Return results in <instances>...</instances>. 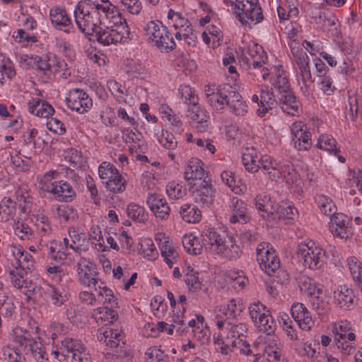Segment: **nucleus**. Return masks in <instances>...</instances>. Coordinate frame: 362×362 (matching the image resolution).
I'll list each match as a JSON object with an SVG mask.
<instances>
[{
	"label": "nucleus",
	"instance_id": "nucleus-36",
	"mask_svg": "<svg viewBox=\"0 0 362 362\" xmlns=\"http://www.w3.org/2000/svg\"><path fill=\"white\" fill-rule=\"evenodd\" d=\"M228 107L230 112L237 117H243L248 111L245 101L235 88H233V93L228 101Z\"/></svg>",
	"mask_w": 362,
	"mask_h": 362
},
{
	"label": "nucleus",
	"instance_id": "nucleus-57",
	"mask_svg": "<svg viewBox=\"0 0 362 362\" xmlns=\"http://www.w3.org/2000/svg\"><path fill=\"white\" fill-rule=\"evenodd\" d=\"M243 163L245 169L249 172H257L259 169V158L252 152H246L243 154Z\"/></svg>",
	"mask_w": 362,
	"mask_h": 362
},
{
	"label": "nucleus",
	"instance_id": "nucleus-43",
	"mask_svg": "<svg viewBox=\"0 0 362 362\" xmlns=\"http://www.w3.org/2000/svg\"><path fill=\"white\" fill-rule=\"evenodd\" d=\"M180 214L184 221L191 223L199 222L202 216L200 210L192 204H185L182 205Z\"/></svg>",
	"mask_w": 362,
	"mask_h": 362
},
{
	"label": "nucleus",
	"instance_id": "nucleus-18",
	"mask_svg": "<svg viewBox=\"0 0 362 362\" xmlns=\"http://www.w3.org/2000/svg\"><path fill=\"white\" fill-rule=\"evenodd\" d=\"M293 318L298 323L299 327L305 331H310L315 325L311 314L304 304L301 303H293L291 308Z\"/></svg>",
	"mask_w": 362,
	"mask_h": 362
},
{
	"label": "nucleus",
	"instance_id": "nucleus-29",
	"mask_svg": "<svg viewBox=\"0 0 362 362\" xmlns=\"http://www.w3.org/2000/svg\"><path fill=\"white\" fill-rule=\"evenodd\" d=\"M49 16L52 25L57 29L62 30L65 33L70 32L72 23L64 9L59 7L53 8L49 11Z\"/></svg>",
	"mask_w": 362,
	"mask_h": 362
},
{
	"label": "nucleus",
	"instance_id": "nucleus-31",
	"mask_svg": "<svg viewBox=\"0 0 362 362\" xmlns=\"http://www.w3.org/2000/svg\"><path fill=\"white\" fill-rule=\"evenodd\" d=\"M28 110L30 113L41 118H47L54 112L53 107L47 101L40 98H33L28 103Z\"/></svg>",
	"mask_w": 362,
	"mask_h": 362
},
{
	"label": "nucleus",
	"instance_id": "nucleus-16",
	"mask_svg": "<svg viewBox=\"0 0 362 362\" xmlns=\"http://www.w3.org/2000/svg\"><path fill=\"white\" fill-rule=\"evenodd\" d=\"M247 332V327L245 323L239 322L237 324L230 322L228 326L223 327L222 331L215 332V337L217 341H222V338L227 339V343L233 344V341L243 339Z\"/></svg>",
	"mask_w": 362,
	"mask_h": 362
},
{
	"label": "nucleus",
	"instance_id": "nucleus-28",
	"mask_svg": "<svg viewBox=\"0 0 362 362\" xmlns=\"http://www.w3.org/2000/svg\"><path fill=\"white\" fill-rule=\"evenodd\" d=\"M185 177L187 180H192L194 182L207 180L208 176L204 170L203 162L197 158H191L187 163Z\"/></svg>",
	"mask_w": 362,
	"mask_h": 362
},
{
	"label": "nucleus",
	"instance_id": "nucleus-15",
	"mask_svg": "<svg viewBox=\"0 0 362 362\" xmlns=\"http://www.w3.org/2000/svg\"><path fill=\"white\" fill-rule=\"evenodd\" d=\"M156 240L159 241V247L161 256L163 257L165 263L172 268L180 260V255L173 243L164 235L158 234L156 237Z\"/></svg>",
	"mask_w": 362,
	"mask_h": 362
},
{
	"label": "nucleus",
	"instance_id": "nucleus-60",
	"mask_svg": "<svg viewBox=\"0 0 362 362\" xmlns=\"http://www.w3.org/2000/svg\"><path fill=\"white\" fill-rule=\"evenodd\" d=\"M146 362H169L168 355L156 346H152L146 351Z\"/></svg>",
	"mask_w": 362,
	"mask_h": 362
},
{
	"label": "nucleus",
	"instance_id": "nucleus-35",
	"mask_svg": "<svg viewBox=\"0 0 362 362\" xmlns=\"http://www.w3.org/2000/svg\"><path fill=\"white\" fill-rule=\"evenodd\" d=\"M40 290L45 298H49L56 306H61L67 299L66 293L62 288L45 283L40 286Z\"/></svg>",
	"mask_w": 362,
	"mask_h": 362
},
{
	"label": "nucleus",
	"instance_id": "nucleus-1",
	"mask_svg": "<svg viewBox=\"0 0 362 362\" xmlns=\"http://www.w3.org/2000/svg\"><path fill=\"white\" fill-rule=\"evenodd\" d=\"M76 23L86 35L95 33L104 46L123 42L129 38L126 20L110 0H81L74 11Z\"/></svg>",
	"mask_w": 362,
	"mask_h": 362
},
{
	"label": "nucleus",
	"instance_id": "nucleus-5",
	"mask_svg": "<svg viewBox=\"0 0 362 362\" xmlns=\"http://www.w3.org/2000/svg\"><path fill=\"white\" fill-rule=\"evenodd\" d=\"M230 6L236 18L243 25H255L260 23L264 18L258 0L230 1Z\"/></svg>",
	"mask_w": 362,
	"mask_h": 362
},
{
	"label": "nucleus",
	"instance_id": "nucleus-63",
	"mask_svg": "<svg viewBox=\"0 0 362 362\" xmlns=\"http://www.w3.org/2000/svg\"><path fill=\"white\" fill-rule=\"evenodd\" d=\"M61 343L62 346L66 350L67 354H70L71 356L72 353L81 351L86 349L81 341L70 337H65L61 341Z\"/></svg>",
	"mask_w": 362,
	"mask_h": 362
},
{
	"label": "nucleus",
	"instance_id": "nucleus-26",
	"mask_svg": "<svg viewBox=\"0 0 362 362\" xmlns=\"http://www.w3.org/2000/svg\"><path fill=\"white\" fill-rule=\"evenodd\" d=\"M229 207L232 212L229 218L230 223L243 224L248 221L247 209L246 204L243 201L236 197H233L230 198Z\"/></svg>",
	"mask_w": 362,
	"mask_h": 362
},
{
	"label": "nucleus",
	"instance_id": "nucleus-33",
	"mask_svg": "<svg viewBox=\"0 0 362 362\" xmlns=\"http://www.w3.org/2000/svg\"><path fill=\"white\" fill-rule=\"evenodd\" d=\"M185 308L183 306L182 310L179 309L177 313H175L173 310V313L170 315L169 320L171 324L166 329L168 334H172L174 330L178 335H182L187 332V327L185 323Z\"/></svg>",
	"mask_w": 362,
	"mask_h": 362
},
{
	"label": "nucleus",
	"instance_id": "nucleus-58",
	"mask_svg": "<svg viewBox=\"0 0 362 362\" xmlns=\"http://www.w3.org/2000/svg\"><path fill=\"white\" fill-rule=\"evenodd\" d=\"M11 346H4L2 348L4 359L7 362H25V356Z\"/></svg>",
	"mask_w": 362,
	"mask_h": 362
},
{
	"label": "nucleus",
	"instance_id": "nucleus-50",
	"mask_svg": "<svg viewBox=\"0 0 362 362\" xmlns=\"http://www.w3.org/2000/svg\"><path fill=\"white\" fill-rule=\"evenodd\" d=\"M248 312L250 319L255 325L263 317H265V315L269 313V310L261 302L256 301L250 303L248 307Z\"/></svg>",
	"mask_w": 362,
	"mask_h": 362
},
{
	"label": "nucleus",
	"instance_id": "nucleus-54",
	"mask_svg": "<svg viewBox=\"0 0 362 362\" xmlns=\"http://www.w3.org/2000/svg\"><path fill=\"white\" fill-rule=\"evenodd\" d=\"M255 325L260 332L267 333L268 337L274 336L272 334H274L276 325L270 312L267 313L265 317H263Z\"/></svg>",
	"mask_w": 362,
	"mask_h": 362
},
{
	"label": "nucleus",
	"instance_id": "nucleus-32",
	"mask_svg": "<svg viewBox=\"0 0 362 362\" xmlns=\"http://www.w3.org/2000/svg\"><path fill=\"white\" fill-rule=\"evenodd\" d=\"M98 339L100 342L111 348H117L122 339V331L112 327L100 329L98 331Z\"/></svg>",
	"mask_w": 362,
	"mask_h": 362
},
{
	"label": "nucleus",
	"instance_id": "nucleus-40",
	"mask_svg": "<svg viewBox=\"0 0 362 362\" xmlns=\"http://www.w3.org/2000/svg\"><path fill=\"white\" fill-rule=\"evenodd\" d=\"M255 204L259 211L264 213L261 215L262 217L265 218V214L267 216L274 214V202L271 199L270 197L265 193L257 195L255 199Z\"/></svg>",
	"mask_w": 362,
	"mask_h": 362
},
{
	"label": "nucleus",
	"instance_id": "nucleus-21",
	"mask_svg": "<svg viewBox=\"0 0 362 362\" xmlns=\"http://www.w3.org/2000/svg\"><path fill=\"white\" fill-rule=\"evenodd\" d=\"M263 354L268 362H287L283 356L282 344L277 336L267 338Z\"/></svg>",
	"mask_w": 362,
	"mask_h": 362
},
{
	"label": "nucleus",
	"instance_id": "nucleus-27",
	"mask_svg": "<svg viewBox=\"0 0 362 362\" xmlns=\"http://www.w3.org/2000/svg\"><path fill=\"white\" fill-rule=\"evenodd\" d=\"M233 87L229 83L221 85V90L217 95H212L209 100V105L216 111L221 112L226 105L228 106V101L233 93Z\"/></svg>",
	"mask_w": 362,
	"mask_h": 362
},
{
	"label": "nucleus",
	"instance_id": "nucleus-52",
	"mask_svg": "<svg viewBox=\"0 0 362 362\" xmlns=\"http://www.w3.org/2000/svg\"><path fill=\"white\" fill-rule=\"evenodd\" d=\"M127 213L130 218L139 223H145L148 220V214L144 208L138 204H129L127 208Z\"/></svg>",
	"mask_w": 362,
	"mask_h": 362
},
{
	"label": "nucleus",
	"instance_id": "nucleus-4",
	"mask_svg": "<svg viewBox=\"0 0 362 362\" xmlns=\"http://www.w3.org/2000/svg\"><path fill=\"white\" fill-rule=\"evenodd\" d=\"M144 30L148 42L159 50L169 52L176 47V43L168 28L160 21H149Z\"/></svg>",
	"mask_w": 362,
	"mask_h": 362
},
{
	"label": "nucleus",
	"instance_id": "nucleus-2",
	"mask_svg": "<svg viewBox=\"0 0 362 362\" xmlns=\"http://www.w3.org/2000/svg\"><path fill=\"white\" fill-rule=\"evenodd\" d=\"M40 328L35 326L32 330L21 326L13 329V341L18 350L36 362H49L48 354L43 339L39 336Z\"/></svg>",
	"mask_w": 362,
	"mask_h": 362
},
{
	"label": "nucleus",
	"instance_id": "nucleus-44",
	"mask_svg": "<svg viewBox=\"0 0 362 362\" xmlns=\"http://www.w3.org/2000/svg\"><path fill=\"white\" fill-rule=\"evenodd\" d=\"M274 93L269 92L268 90H262L260 93V104H259V108L257 110V114L259 117H264L269 109L272 108V106L277 103V99H273Z\"/></svg>",
	"mask_w": 362,
	"mask_h": 362
},
{
	"label": "nucleus",
	"instance_id": "nucleus-6",
	"mask_svg": "<svg viewBox=\"0 0 362 362\" xmlns=\"http://www.w3.org/2000/svg\"><path fill=\"white\" fill-rule=\"evenodd\" d=\"M296 255L303 261L304 266L310 269H320L326 262L325 250L312 240L300 243Z\"/></svg>",
	"mask_w": 362,
	"mask_h": 362
},
{
	"label": "nucleus",
	"instance_id": "nucleus-45",
	"mask_svg": "<svg viewBox=\"0 0 362 362\" xmlns=\"http://www.w3.org/2000/svg\"><path fill=\"white\" fill-rule=\"evenodd\" d=\"M159 144L165 149H168V156L173 161L175 160V154L173 152L177 146V141L175 136L168 131H163L158 136Z\"/></svg>",
	"mask_w": 362,
	"mask_h": 362
},
{
	"label": "nucleus",
	"instance_id": "nucleus-10",
	"mask_svg": "<svg viewBox=\"0 0 362 362\" xmlns=\"http://www.w3.org/2000/svg\"><path fill=\"white\" fill-rule=\"evenodd\" d=\"M66 103L70 110L79 113L88 112L93 105L92 99L85 91L79 88L69 90L66 98Z\"/></svg>",
	"mask_w": 362,
	"mask_h": 362
},
{
	"label": "nucleus",
	"instance_id": "nucleus-17",
	"mask_svg": "<svg viewBox=\"0 0 362 362\" xmlns=\"http://www.w3.org/2000/svg\"><path fill=\"white\" fill-rule=\"evenodd\" d=\"M203 243L211 253L219 255L223 252V248L228 240L226 236L218 233L212 228H209L203 232Z\"/></svg>",
	"mask_w": 362,
	"mask_h": 362
},
{
	"label": "nucleus",
	"instance_id": "nucleus-37",
	"mask_svg": "<svg viewBox=\"0 0 362 362\" xmlns=\"http://www.w3.org/2000/svg\"><path fill=\"white\" fill-rule=\"evenodd\" d=\"M167 24L175 30L189 29L192 26L189 19L182 13L175 11L172 8L169 9L168 12Z\"/></svg>",
	"mask_w": 362,
	"mask_h": 362
},
{
	"label": "nucleus",
	"instance_id": "nucleus-23",
	"mask_svg": "<svg viewBox=\"0 0 362 362\" xmlns=\"http://www.w3.org/2000/svg\"><path fill=\"white\" fill-rule=\"evenodd\" d=\"M276 98L277 103L285 113L292 116H299L302 112L300 102L297 99L293 90Z\"/></svg>",
	"mask_w": 362,
	"mask_h": 362
},
{
	"label": "nucleus",
	"instance_id": "nucleus-30",
	"mask_svg": "<svg viewBox=\"0 0 362 362\" xmlns=\"http://www.w3.org/2000/svg\"><path fill=\"white\" fill-rule=\"evenodd\" d=\"M96 295V305L102 304L104 306L114 307L117 304V298L114 296L111 289L107 288L103 281L92 286Z\"/></svg>",
	"mask_w": 362,
	"mask_h": 362
},
{
	"label": "nucleus",
	"instance_id": "nucleus-25",
	"mask_svg": "<svg viewBox=\"0 0 362 362\" xmlns=\"http://www.w3.org/2000/svg\"><path fill=\"white\" fill-rule=\"evenodd\" d=\"M49 193L56 200L64 202H71L76 195L71 183L64 180H58Z\"/></svg>",
	"mask_w": 362,
	"mask_h": 362
},
{
	"label": "nucleus",
	"instance_id": "nucleus-38",
	"mask_svg": "<svg viewBox=\"0 0 362 362\" xmlns=\"http://www.w3.org/2000/svg\"><path fill=\"white\" fill-rule=\"evenodd\" d=\"M93 317L98 324L107 325L117 320V313L107 306L99 307L93 310Z\"/></svg>",
	"mask_w": 362,
	"mask_h": 362
},
{
	"label": "nucleus",
	"instance_id": "nucleus-7",
	"mask_svg": "<svg viewBox=\"0 0 362 362\" xmlns=\"http://www.w3.org/2000/svg\"><path fill=\"white\" fill-rule=\"evenodd\" d=\"M256 254L259 267L268 275L272 276L279 269L280 260L268 243L259 244L256 249Z\"/></svg>",
	"mask_w": 362,
	"mask_h": 362
},
{
	"label": "nucleus",
	"instance_id": "nucleus-8",
	"mask_svg": "<svg viewBox=\"0 0 362 362\" xmlns=\"http://www.w3.org/2000/svg\"><path fill=\"white\" fill-rule=\"evenodd\" d=\"M190 190L194 202L203 206H209L214 202L216 190L210 180H199L191 183Z\"/></svg>",
	"mask_w": 362,
	"mask_h": 362
},
{
	"label": "nucleus",
	"instance_id": "nucleus-47",
	"mask_svg": "<svg viewBox=\"0 0 362 362\" xmlns=\"http://www.w3.org/2000/svg\"><path fill=\"white\" fill-rule=\"evenodd\" d=\"M228 313L226 305L218 306L214 310V321L218 331H222L223 327L228 326L229 323L233 320Z\"/></svg>",
	"mask_w": 362,
	"mask_h": 362
},
{
	"label": "nucleus",
	"instance_id": "nucleus-12",
	"mask_svg": "<svg viewBox=\"0 0 362 362\" xmlns=\"http://www.w3.org/2000/svg\"><path fill=\"white\" fill-rule=\"evenodd\" d=\"M242 59L248 66L253 68L261 67L267 60L266 52L257 43L250 42L242 50Z\"/></svg>",
	"mask_w": 362,
	"mask_h": 362
},
{
	"label": "nucleus",
	"instance_id": "nucleus-46",
	"mask_svg": "<svg viewBox=\"0 0 362 362\" xmlns=\"http://www.w3.org/2000/svg\"><path fill=\"white\" fill-rule=\"evenodd\" d=\"M272 89L274 97L292 91L288 77L285 74H279L276 76L272 83Z\"/></svg>",
	"mask_w": 362,
	"mask_h": 362
},
{
	"label": "nucleus",
	"instance_id": "nucleus-14",
	"mask_svg": "<svg viewBox=\"0 0 362 362\" xmlns=\"http://www.w3.org/2000/svg\"><path fill=\"white\" fill-rule=\"evenodd\" d=\"M329 228L334 236L341 239H346L353 233L351 219L342 213H336L330 217Z\"/></svg>",
	"mask_w": 362,
	"mask_h": 362
},
{
	"label": "nucleus",
	"instance_id": "nucleus-61",
	"mask_svg": "<svg viewBox=\"0 0 362 362\" xmlns=\"http://www.w3.org/2000/svg\"><path fill=\"white\" fill-rule=\"evenodd\" d=\"M141 254L145 258L153 260L158 256V250L151 239H145L141 243Z\"/></svg>",
	"mask_w": 362,
	"mask_h": 362
},
{
	"label": "nucleus",
	"instance_id": "nucleus-11",
	"mask_svg": "<svg viewBox=\"0 0 362 362\" xmlns=\"http://www.w3.org/2000/svg\"><path fill=\"white\" fill-rule=\"evenodd\" d=\"M292 141L298 151H308L312 146L311 134L302 121H296L290 127Z\"/></svg>",
	"mask_w": 362,
	"mask_h": 362
},
{
	"label": "nucleus",
	"instance_id": "nucleus-51",
	"mask_svg": "<svg viewBox=\"0 0 362 362\" xmlns=\"http://www.w3.org/2000/svg\"><path fill=\"white\" fill-rule=\"evenodd\" d=\"M59 173L56 170H49L41 176L39 180V185L41 189L49 192L54 187L58 180H56Z\"/></svg>",
	"mask_w": 362,
	"mask_h": 362
},
{
	"label": "nucleus",
	"instance_id": "nucleus-59",
	"mask_svg": "<svg viewBox=\"0 0 362 362\" xmlns=\"http://www.w3.org/2000/svg\"><path fill=\"white\" fill-rule=\"evenodd\" d=\"M54 215L60 221H68L69 220H74L77 213L72 206L68 205L58 206L55 209Z\"/></svg>",
	"mask_w": 362,
	"mask_h": 362
},
{
	"label": "nucleus",
	"instance_id": "nucleus-9",
	"mask_svg": "<svg viewBox=\"0 0 362 362\" xmlns=\"http://www.w3.org/2000/svg\"><path fill=\"white\" fill-rule=\"evenodd\" d=\"M350 324L346 321H341L334 325L332 332L334 334V343L337 348L344 354H350L352 347L347 343L355 339L354 333L349 332Z\"/></svg>",
	"mask_w": 362,
	"mask_h": 362
},
{
	"label": "nucleus",
	"instance_id": "nucleus-41",
	"mask_svg": "<svg viewBox=\"0 0 362 362\" xmlns=\"http://www.w3.org/2000/svg\"><path fill=\"white\" fill-rule=\"evenodd\" d=\"M315 199L320 211L324 215L330 218L337 213V206L329 197L320 194L315 196Z\"/></svg>",
	"mask_w": 362,
	"mask_h": 362
},
{
	"label": "nucleus",
	"instance_id": "nucleus-42",
	"mask_svg": "<svg viewBox=\"0 0 362 362\" xmlns=\"http://www.w3.org/2000/svg\"><path fill=\"white\" fill-rule=\"evenodd\" d=\"M222 250L223 252L220 253L218 255L228 260H235L240 258L243 253L240 246L232 237L228 238Z\"/></svg>",
	"mask_w": 362,
	"mask_h": 362
},
{
	"label": "nucleus",
	"instance_id": "nucleus-13",
	"mask_svg": "<svg viewBox=\"0 0 362 362\" xmlns=\"http://www.w3.org/2000/svg\"><path fill=\"white\" fill-rule=\"evenodd\" d=\"M76 272L78 281L89 288L100 281L95 277V264L85 257H81L78 259Z\"/></svg>",
	"mask_w": 362,
	"mask_h": 362
},
{
	"label": "nucleus",
	"instance_id": "nucleus-53",
	"mask_svg": "<svg viewBox=\"0 0 362 362\" xmlns=\"http://www.w3.org/2000/svg\"><path fill=\"white\" fill-rule=\"evenodd\" d=\"M336 145L337 141L332 136L325 134L320 136L316 146L318 148L323 149L329 152V153L337 155L340 151L337 148Z\"/></svg>",
	"mask_w": 362,
	"mask_h": 362
},
{
	"label": "nucleus",
	"instance_id": "nucleus-48",
	"mask_svg": "<svg viewBox=\"0 0 362 362\" xmlns=\"http://www.w3.org/2000/svg\"><path fill=\"white\" fill-rule=\"evenodd\" d=\"M182 245L185 250L194 255L202 252L203 245L200 243L197 238L192 234L185 235L182 240Z\"/></svg>",
	"mask_w": 362,
	"mask_h": 362
},
{
	"label": "nucleus",
	"instance_id": "nucleus-3",
	"mask_svg": "<svg viewBox=\"0 0 362 362\" xmlns=\"http://www.w3.org/2000/svg\"><path fill=\"white\" fill-rule=\"evenodd\" d=\"M259 169L272 180L277 182L282 179L288 185L297 184L300 180L299 175L292 165H280L269 156H262L259 158Z\"/></svg>",
	"mask_w": 362,
	"mask_h": 362
},
{
	"label": "nucleus",
	"instance_id": "nucleus-55",
	"mask_svg": "<svg viewBox=\"0 0 362 362\" xmlns=\"http://www.w3.org/2000/svg\"><path fill=\"white\" fill-rule=\"evenodd\" d=\"M120 173L117 168L112 163L108 162H103L98 167V175L101 180L109 181L112 180L115 176L118 175Z\"/></svg>",
	"mask_w": 362,
	"mask_h": 362
},
{
	"label": "nucleus",
	"instance_id": "nucleus-64",
	"mask_svg": "<svg viewBox=\"0 0 362 362\" xmlns=\"http://www.w3.org/2000/svg\"><path fill=\"white\" fill-rule=\"evenodd\" d=\"M184 280L188 288L191 291H199L202 287V283L199 279V274L194 270H191L185 274Z\"/></svg>",
	"mask_w": 362,
	"mask_h": 362
},
{
	"label": "nucleus",
	"instance_id": "nucleus-34",
	"mask_svg": "<svg viewBox=\"0 0 362 362\" xmlns=\"http://www.w3.org/2000/svg\"><path fill=\"white\" fill-rule=\"evenodd\" d=\"M297 215L296 209L288 202H281L275 205L274 214L272 215L273 218L282 219L286 223L293 221Z\"/></svg>",
	"mask_w": 362,
	"mask_h": 362
},
{
	"label": "nucleus",
	"instance_id": "nucleus-20",
	"mask_svg": "<svg viewBox=\"0 0 362 362\" xmlns=\"http://www.w3.org/2000/svg\"><path fill=\"white\" fill-rule=\"evenodd\" d=\"M10 252L15 259V262H11L12 267L21 268L22 272L33 268L35 261L33 256L21 245H11Z\"/></svg>",
	"mask_w": 362,
	"mask_h": 362
},
{
	"label": "nucleus",
	"instance_id": "nucleus-62",
	"mask_svg": "<svg viewBox=\"0 0 362 362\" xmlns=\"http://www.w3.org/2000/svg\"><path fill=\"white\" fill-rule=\"evenodd\" d=\"M14 233L21 240H31L35 238L33 229L28 224L19 221L14 226Z\"/></svg>",
	"mask_w": 362,
	"mask_h": 362
},
{
	"label": "nucleus",
	"instance_id": "nucleus-39",
	"mask_svg": "<svg viewBox=\"0 0 362 362\" xmlns=\"http://www.w3.org/2000/svg\"><path fill=\"white\" fill-rule=\"evenodd\" d=\"M71 243L70 248L76 252L81 254L88 250L90 245V239L88 235L83 233H78L76 230L69 231Z\"/></svg>",
	"mask_w": 362,
	"mask_h": 362
},
{
	"label": "nucleus",
	"instance_id": "nucleus-19",
	"mask_svg": "<svg viewBox=\"0 0 362 362\" xmlns=\"http://www.w3.org/2000/svg\"><path fill=\"white\" fill-rule=\"evenodd\" d=\"M335 303L344 310H352L356 305V298L352 288L346 285H340L334 291Z\"/></svg>",
	"mask_w": 362,
	"mask_h": 362
},
{
	"label": "nucleus",
	"instance_id": "nucleus-49",
	"mask_svg": "<svg viewBox=\"0 0 362 362\" xmlns=\"http://www.w3.org/2000/svg\"><path fill=\"white\" fill-rule=\"evenodd\" d=\"M161 113L163 119L168 120L173 127V130L181 133L183 131V124L180 117L177 116L173 110L168 106L161 107Z\"/></svg>",
	"mask_w": 362,
	"mask_h": 362
},
{
	"label": "nucleus",
	"instance_id": "nucleus-24",
	"mask_svg": "<svg viewBox=\"0 0 362 362\" xmlns=\"http://www.w3.org/2000/svg\"><path fill=\"white\" fill-rule=\"evenodd\" d=\"M146 202L156 218L162 220L168 218L170 209L165 199L161 195L151 194L148 197Z\"/></svg>",
	"mask_w": 362,
	"mask_h": 362
},
{
	"label": "nucleus",
	"instance_id": "nucleus-22",
	"mask_svg": "<svg viewBox=\"0 0 362 362\" xmlns=\"http://www.w3.org/2000/svg\"><path fill=\"white\" fill-rule=\"evenodd\" d=\"M187 117L191 119L192 125L201 132H206L210 124L209 112L198 104L188 107Z\"/></svg>",
	"mask_w": 362,
	"mask_h": 362
},
{
	"label": "nucleus",
	"instance_id": "nucleus-56",
	"mask_svg": "<svg viewBox=\"0 0 362 362\" xmlns=\"http://www.w3.org/2000/svg\"><path fill=\"white\" fill-rule=\"evenodd\" d=\"M105 183L107 190L113 193H122L127 187V181L120 173Z\"/></svg>",
	"mask_w": 362,
	"mask_h": 362
}]
</instances>
